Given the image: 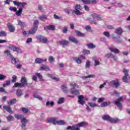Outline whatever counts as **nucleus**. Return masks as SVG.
Returning a JSON list of instances; mask_svg holds the SVG:
<instances>
[{"label":"nucleus","instance_id":"1","mask_svg":"<svg viewBox=\"0 0 130 130\" xmlns=\"http://www.w3.org/2000/svg\"><path fill=\"white\" fill-rule=\"evenodd\" d=\"M47 122H52L53 124H58V125H67V123L63 120H57L56 118H49L47 119Z\"/></svg>","mask_w":130,"mask_h":130},{"label":"nucleus","instance_id":"2","mask_svg":"<svg viewBox=\"0 0 130 130\" xmlns=\"http://www.w3.org/2000/svg\"><path fill=\"white\" fill-rule=\"evenodd\" d=\"M86 125H88V123L87 122H81L76 125L68 126L67 128V129H68V130H70V129H71V130H80L79 127L85 126Z\"/></svg>","mask_w":130,"mask_h":130},{"label":"nucleus","instance_id":"3","mask_svg":"<svg viewBox=\"0 0 130 130\" xmlns=\"http://www.w3.org/2000/svg\"><path fill=\"white\" fill-rule=\"evenodd\" d=\"M14 117L17 118V119H21L22 122L21 127L22 129H25L26 124L28 122V120H27L26 118H23V116L19 114H15L14 115Z\"/></svg>","mask_w":130,"mask_h":130},{"label":"nucleus","instance_id":"4","mask_svg":"<svg viewBox=\"0 0 130 130\" xmlns=\"http://www.w3.org/2000/svg\"><path fill=\"white\" fill-rule=\"evenodd\" d=\"M102 119L103 120H108L111 123H117V122H120V120L117 118H111L108 115H104L102 117Z\"/></svg>","mask_w":130,"mask_h":130},{"label":"nucleus","instance_id":"5","mask_svg":"<svg viewBox=\"0 0 130 130\" xmlns=\"http://www.w3.org/2000/svg\"><path fill=\"white\" fill-rule=\"evenodd\" d=\"M125 99H126V96H122L118 98L117 100L114 101L113 102V103L114 104H115V105L117 106V107H118L119 110L121 111L122 110V104H121L120 102H122V101L125 100Z\"/></svg>","mask_w":130,"mask_h":130},{"label":"nucleus","instance_id":"6","mask_svg":"<svg viewBox=\"0 0 130 130\" xmlns=\"http://www.w3.org/2000/svg\"><path fill=\"white\" fill-rule=\"evenodd\" d=\"M37 29H38V26L35 25L33 27L31 28V29L29 31H23L22 33L23 35L25 36L28 34H35V33H36V31H37Z\"/></svg>","mask_w":130,"mask_h":130},{"label":"nucleus","instance_id":"7","mask_svg":"<svg viewBox=\"0 0 130 130\" xmlns=\"http://www.w3.org/2000/svg\"><path fill=\"white\" fill-rule=\"evenodd\" d=\"M82 59H86V57L85 56L81 55L79 57H74L73 60L76 63H78V64H80L82 63Z\"/></svg>","mask_w":130,"mask_h":130},{"label":"nucleus","instance_id":"8","mask_svg":"<svg viewBox=\"0 0 130 130\" xmlns=\"http://www.w3.org/2000/svg\"><path fill=\"white\" fill-rule=\"evenodd\" d=\"M13 4L15 6H17V7H20V8H22V9L27 5V3L25 2H19L17 1H13Z\"/></svg>","mask_w":130,"mask_h":130},{"label":"nucleus","instance_id":"9","mask_svg":"<svg viewBox=\"0 0 130 130\" xmlns=\"http://www.w3.org/2000/svg\"><path fill=\"white\" fill-rule=\"evenodd\" d=\"M123 73L125 75L124 77H123L122 81L124 83H127V77L128 76V70L124 69H123Z\"/></svg>","mask_w":130,"mask_h":130},{"label":"nucleus","instance_id":"10","mask_svg":"<svg viewBox=\"0 0 130 130\" xmlns=\"http://www.w3.org/2000/svg\"><path fill=\"white\" fill-rule=\"evenodd\" d=\"M36 38L38 40L40 41V42H42V43H46L47 42V38L41 35L37 36Z\"/></svg>","mask_w":130,"mask_h":130},{"label":"nucleus","instance_id":"11","mask_svg":"<svg viewBox=\"0 0 130 130\" xmlns=\"http://www.w3.org/2000/svg\"><path fill=\"white\" fill-rule=\"evenodd\" d=\"M111 85L114 86V87L117 89L119 87V80L117 79L116 80H112L110 82Z\"/></svg>","mask_w":130,"mask_h":130},{"label":"nucleus","instance_id":"12","mask_svg":"<svg viewBox=\"0 0 130 130\" xmlns=\"http://www.w3.org/2000/svg\"><path fill=\"white\" fill-rule=\"evenodd\" d=\"M11 49L13 51H15V52H17V53H22V52H23L20 48L15 46H12Z\"/></svg>","mask_w":130,"mask_h":130},{"label":"nucleus","instance_id":"13","mask_svg":"<svg viewBox=\"0 0 130 130\" xmlns=\"http://www.w3.org/2000/svg\"><path fill=\"white\" fill-rule=\"evenodd\" d=\"M69 43H70L66 40H62L57 42L58 44H60V45H63V47H64V45H69Z\"/></svg>","mask_w":130,"mask_h":130},{"label":"nucleus","instance_id":"14","mask_svg":"<svg viewBox=\"0 0 130 130\" xmlns=\"http://www.w3.org/2000/svg\"><path fill=\"white\" fill-rule=\"evenodd\" d=\"M47 61V59H42V58H37L35 59V62L36 63H42V62H46Z\"/></svg>","mask_w":130,"mask_h":130},{"label":"nucleus","instance_id":"15","mask_svg":"<svg viewBox=\"0 0 130 130\" xmlns=\"http://www.w3.org/2000/svg\"><path fill=\"white\" fill-rule=\"evenodd\" d=\"M92 17L94 20H98V21H101L102 20L101 16L97 14H92Z\"/></svg>","mask_w":130,"mask_h":130},{"label":"nucleus","instance_id":"16","mask_svg":"<svg viewBox=\"0 0 130 130\" xmlns=\"http://www.w3.org/2000/svg\"><path fill=\"white\" fill-rule=\"evenodd\" d=\"M84 96L80 95L78 96V103L81 105H84L85 104V102L84 101Z\"/></svg>","mask_w":130,"mask_h":130},{"label":"nucleus","instance_id":"17","mask_svg":"<svg viewBox=\"0 0 130 130\" xmlns=\"http://www.w3.org/2000/svg\"><path fill=\"white\" fill-rule=\"evenodd\" d=\"M7 26L8 27L10 32L14 33L15 32V26L12 25L11 23H8Z\"/></svg>","mask_w":130,"mask_h":130},{"label":"nucleus","instance_id":"18","mask_svg":"<svg viewBox=\"0 0 130 130\" xmlns=\"http://www.w3.org/2000/svg\"><path fill=\"white\" fill-rule=\"evenodd\" d=\"M105 56L108 58L111 57L112 58H113L114 60H117V57H115V56H114V55L112 54L111 53L106 54Z\"/></svg>","mask_w":130,"mask_h":130},{"label":"nucleus","instance_id":"19","mask_svg":"<svg viewBox=\"0 0 130 130\" xmlns=\"http://www.w3.org/2000/svg\"><path fill=\"white\" fill-rule=\"evenodd\" d=\"M3 108H4V109H5V110H6L7 112H9V113H11V114L13 113V111L12 110V108L9 106H4Z\"/></svg>","mask_w":130,"mask_h":130},{"label":"nucleus","instance_id":"20","mask_svg":"<svg viewBox=\"0 0 130 130\" xmlns=\"http://www.w3.org/2000/svg\"><path fill=\"white\" fill-rule=\"evenodd\" d=\"M109 49L111 52H114V53H119V50L116 48L110 47L109 48Z\"/></svg>","mask_w":130,"mask_h":130},{"label":"nucleus","instance_id":"21","mask_svg":"<svg viewBox=\"0 0 130 130\" xmlns=\"http://www.w3.org/2000/svg\"><path fill=\"white\" fill-rule=\"evenodd\" d=\"M41 71H46V72H48V71H50V68L48 66L45 65H43L40 69Z\"/></svg>","mask_w":130,"mask_h":130},{"label":"nucleus","instance_id":"22","mask_svg":"<svg viewBox=\"0 0 130 130\" xmlns=\"http://www.w3.org/2000/svg\"><path fill=\"white\" fill-rule=\"evenodd\" d=\"M16 94L17 97H21L23 95V90L21 89H17Z\"/></svg>","mask_w":130,"mask_h":130},{"label":"nucleus","instance_id":"23","mask_svg":"<svg viewBox=\"0 0 130 130\" xmlns=\"http://www.w3.org/2000/svg\"><path fill=\"white\" fill-rule=\"evenodd\" d=\"M21 83L22 86H25V85H26L27 86V80L26 79V78H25L24 77H22L21 79Z\"/></svg>","mask_w":130,"mask_h":130},{"label":"nucleus","instance_id":"24","mask_svg":"<svg viewBox=\"0 0 130 130\" xmlns=\"http://www.w3.org/2000/svg\"><path fill=\"white\" fill-rule=\"evenodd\" d=\"M123 32V29L121 28V27L117 28L116 29V34H118V35H121L122 33Z\"/></svg>","mask_w":130,"mask_h":130},{"label":"nucleus","instance_id":"25","mask_svg":"<svg viewBox=\"0 0 130 130\" xmlns=\"http://www.w3.org/2000/svg\"><path fill=\"white\" fill-rule=\"evenodd\" d=\"M16 103H17V99H13L8 102V104L9 106L13 105V104H16Z\"/></svg>","mask_w":130,"mask_h":130},{"label":"nucleus","instance_id":"26","mask_svg":"<svg viewBox=\"0 0 130 130\" xmlns=\"http://www.w3.org/2000/svg\"><path fill=\"white\" fill-rule=\"evenodd\" d=\"M69 40L71 41V42H73V43H75L76 44H77V43H78V40L76 39L75 37L72 36L69 37Z\"/></svg>","mask_w":130,"mask_h":130},{"label":"nucleus","instance_id":"27","mask_svg":"<svg viewBox=\"0 0 130 130\" xmlns=\"http://www.w3.org/2000/svg\"><path fill=\"white\" fill-rule=\"evenodd\" d=\"M47 76L48 77H49V78H51V79H52V80H54V81H59V78H57L54 77V76H53V75L52 74H48Z\"/></svg>","mask_w":130,"mask_h":130},{"label":"nucleus","instance_id":"28","mask_svg":"<svg viewBox=\"0 0 130 130\" xmlns=\"http://www.w3.org/2000/svg\"><path fill=\"white\" fill-rule=\"evenodd\" d=\"M23 12V9L22 8H20L18 11H16V15L19 17L22 14Z\"/></svg>","mask_w":130,"mask_h":130},{"label":"nucleus","instance_id":"29","mask_svg":"<svg viewBox=\"0 0 130 130\" xmlns=\"http://www.w3.org/2000/svg\"><path fill=\"white\" fill-rule=\"evenodd\" d=\"M71 92L72 94H74L75 95H79V94H80L79 91L75 89V88H71Z\"/></svg>","mask_w":130,"mask_h":130},{"label":"nucleus","instance_id":"30","mask_svg":"<svg viewBox=\"0 0 130 130\" xmlns=\"http://www.w3.org/2000/svg\"><path fill=\"white\" fill-rule=\"evenodd\" d=\"M108 105H110V102H105L104 103L101 105V107H106V106H108Z\"/></svg>","mask_w":130,"mask_h":130},{"label":"nucleus","instance_id":"31","mask_svg":"<svg viewBox=\"0 0 130 130\" xmlns=\"http://www.w3.org/2000/svg\"><path fill=\"white\" fill-rule=\"evenodd\" d=\"M88 105L90 106V107L94 108V107H99V106L98 105L96 104L95 103H93L92 102H89L88 103Z\"/></svg>","mask_w":130,"mask_h":130},{"label":"nucleus","instance_id":"32","mask_svg":"<svg viewBox=\"0 0 130 130\" xmlns=\"http://www.w3.org/2000/svg\"><path fill=\"white\" fill-rule=\"evenodd\" d=\"M57 104H62V103H64V98H59L57 102Z\"/></svg>","mask_w":130,"mask_h":130},{"label":"nucleus","instance_id":"33","mask_svg":"<svg viewBox=\"0 0 130 130\" xmlns=\"http://www.w3.org/2000/svg\"><path fill=\"white\" fill-rule=\"evenodd\" d=\"M36 75L37 76L40 81H44V79H43V77H42V75L40 73H36Z\"/></svg>","mask_w":130,"mask_h":130},{"label":"nucleus","instance_id":"34","mask_svg":"<svg viewBox=\"0 0 130 130\" xmlns=\"http://www.w3.org/2000/svg\"><path fill=\"white\" fill-rule=\"evenodd\" d=\"M22 85L21 84V83H19L18 82H15L14 83V85L13 86V88H18L19 87H22Z\"/></svg>","mask_w":130,"mask_h":130},{"label":"nucleus","instance_id":"35","mask_svg":"<svg viewBox=\"0 0 130 130\" xmlns=\"http://www.w3.org/2000/svg\"><path fill=\"white\" fill-rule=\"evenodd\" d=\"M76 33L78 36H80V37H84L85 36V34H82L79 31L76 30Z\"/></svg>","mask_w":130,"mask_h":130},{"label":"nucleus","instance_id":"36","mask_svg":"<svg viewBox=\"0 0 130 130\" xmlns=\"http://www.w3.org/2000/svg\"><path fill=\"white\" fill-rule=\"evenodd\" d=\"M61 88L62 91H64V93H68V87L66 85H62Z\"/></svg>","mask_w":130,"mask_h":130},{"label":"nucleus","instance_id":"37","mask_svg":"<svg viewBox=\"0 0 130 130\" xmlns=\"http://www.w3.org/2000/svg\"><path fill=\"white\" fill-rule=\"evenodd\" d=\"M47 29H48V30H53L55 29V27H54V25H50L47 26Z\"/></svg>","mask_w":130,"mask_h":130},{"label":"nucleus","instance_id":"38","mask_svg":"<svg viewBox=\"0 0 130 130\" xmlns=\"http://www.w3.org/2000/svg\"><path fill=\"white\" fill-rule=\"evenodd\" d=\"M18 24L21 27V28H23L24 26H25V23L21 21L20 20H17Z\"/></svg>","mask_w":130,"mask_h":130},{"label":"nucleus","instance_id":"39","mask_svg":"<svg viewBox=\"0 0 130 130\" xmlns=\"http://www.w3.org/2000/svg\"><path fill=\"white\" fill-rule=\"evenodd\" d=\"M87 46L88 48H90L91 49H93V48H95V47H96V46H95V45L90 43V44H88L87 45Z\"/></svg>","mask_w":130,"mask_h":130},{"label":"nucleus","instance_id":"40","mask_svg":"<svg viewBox=\"0 0 130 130\" xmlns=\"http://www.w3.org/2000/svg\"><path fill=\"white\" fill-rule=\"evenodd\" d=\"M11 84V81L10 80H7L6 81V83L3 84V87L4 88H6V87H7V86H9L10 85V84Z\"/></svg>","mask_w":130,"mask_h":130},{"label":"nucleus","instance_id":"41","mask_svg":"<svg viewBox=\"0 0 130 130\" xmlns=\"http://www.w3.org/2000/svg\"><path fill=\"white\" fill-rule=\"evenodd\" d=\"M48 61L51 63L52 62H54V57L52 56H50L48 58Z\"/></svg>","mask_w":130,"mask_h":130},{"label":"nucleus","instance_id":"42","mask_svg":"<svg viewBox=\"0 0 130 130\" xmlns=\"http://www.w3.org/2000/svg\"><path fill=\"white\" fill-rule=\"evenodd\" d=\"M7 36V32L6 31H0V37H6Z\"/></svg>","mask_w":130,"mask_h":130},{"label":"nucleus","instance_id":"43","mask_svg":"<svg viewBox=\"0 0 130 130\" xmlns=\"http://www.w3.org/2000/svg\"><path fill=\"white\" fill-rule=\"evenodd\" d=\"M90 66H91V62L88 60L85 64L86 69H89V68H90Z\"/></svg>","mask_w":130,"mask_h":130},{"label":"nucleus","instance_id":"44","mask_svg":"<svg viewBox=\"0 0 130 130\" xmlns=\"http://www.w3.org/2000/svg\"><path fill=\"white\" fill-rule=\"evenodd\" d=\"M17 79H18V77H17V76L13 75L12 76V80L11 81L12 83H16L17 81Z\"/></svg>","mask_w":130,"mask_h":130},{"label":"nucleus","instance_id":"45","mask_svg":"<svg viewBox=\"0 0 130 130\" xmlns=\"http://www.w3.org/2000/svg\"><path fill=\"white\" fill-rule=\"evenodd\" d=\"M7 79V76L3 74H0V81H4Z\"/></svg>","mask_w":130,"mask_h":130},{"label":"nucleus","instance_id":"46","mask_svg":"<svg viewBox=\"0 0 130 130\" xmlns=\"http://www.w3.org/2000/svg\"><path fill=\"white\" fill-rule=\"evenodd\" d=\"M39 20H41V21H43V20H45V19H47V16L42 15L41 16H39Z\"/></svg>","mask_w":130,"mask_h":130},{"label":"nucleus","instance_id":"47","mask_svg":"<svg viewBox=\"0 0 130 130\" xmlns=\"http://www.w3.org/2000/svg\"><path fill=\"white\" fill-rule=\"evenodd\" d=\"M18 59L15 57H12L11 59V62L13 64H15L16 62H18Z\"/></svg>","mask_w":130,"mask_h":130},{"label":"nucleus","instance_id":"48","mask_svg":"<svg viewBox=\"0 0 130 130\" xmlns=\"http://www.w3.org/2000/svg\"><path fill=\"white\" fill-rule=\"evenodd\" d=\"M49 105H51V106H53L54 105V102H49L47 101L46 104V106H48Z\"/></svg>","mask_w":130,"mask_h":130},{"label":"nucleus","instance_id":"49","mask_svg":"<svg viewBox=\"0 0 130 130\" xmlns=\"http://www.w3.org/2000/svg\"><path fill=\"white\" fill-rule=\"evenodd\" d=\"M7 119L8 121H12V120H13L14 119V116L12 115H10L8 117H7Z\"/></svg>","mask_w":130,"mask_h":130},{"label":"nucleus","instance_id":"50","mask_svg":"<svg viewBox=\"0 0 130 130\" xmlns=\"http://www.w3.org/2000/svg\"><path fill=\"white\" fill-rule=\"evenodd\" d=\"M70 85L72 87H75V88H79V85L78 84H77L76 83H75V82H71L70 83Z\"/></svg>","mask_w":130,"mask_h":130},{"label":"nucleus","instance_id":"51","mask_svg":"<svg viewBox=\"0 0 130 130\" xmlns=\"http://www.w3.org/2000/svg\"><path fill=\"white\" fill-rule=\"evenodd\" d=\"M76 11H81L82 10V7L80 5H77L75 6Z\"/></svg>","mask_w":130,"mask_h":130},{"label":"nucleus","instance_id":"52","mask_svg":"<svg viewBox=\"0 0 130 130\" xmlns=\"http://www.w3.org/2000/svg\"><path fill=\"white\" fill-rule=\"evenodd\" d=\"M21 110L22 112H24V113H27L29 112V109L25 108H22Z\"/></svg>","mask_w":130,"mask_h":130},{"label":"nucleus","instance_id":"53","mask_svg":"<svg viewBox=\"0 0 130 130\" xmlns=\"http://www.w3.org/2000/svg\"><path fill=\"white\" fill-rule=\"evenodd\" d=\"M10 11L12 12H17V8L14 7H11L9 8Z\"/></svg>","mask_w":130,"mask_h":130},{"label":"nucleus","instance_id":"54","mask_svg":"<svg viewBox=\"0 0 130 130\" xmlns=\"http://www.w3.org/2000/svg\"><path fill=\"white\" fill-rule=\"evenodd\" d=\"M115 7H116V8H121V7H122V4H120V3H116V2H115Z\"/></svg>","mask_w":130,"mask_h":130},{"label":"nucleus","instance_id":"55","mask_svg":"<svg viewBox=\"0 0 130 130\" xmlns=\"http://www.w3.org/2000/svg\"><path fill=\"white\" fill-rule=\"evenodd\" d=\"M100 64V62L99 60L97 59H94V67H97V66H99Z\"/></svg>","mask_w":130,"mask_h":130},{"label":"nucleus","instance_id":"56","mask_svg":"<svg viewBox=\"0 0 130 130\" xmlns=\"http://www.w3.org/2000/svg\"><path fill=\"white\" fill-rule=\"evenodd\" d=\"M83 54H90V50H84L83 51Z\"/></svg>","mask_w":130,"mask_h":130},{"label":"nucleus","instance_id":"57","mask_svg":"<svg viewBox=\"0 0 130 130\" xmlns=\"http://www.w3.org/2000/svg\"><path fill=\"white\" fill-rule=\"evenodd\" d=\"M75 13L76 14V15H83V13L81 12L80 10H76L75 11Z\"/></svg>","mask_w":130,"mask_h":130},{"label":"nucleus","instance_id":"58","mask_svg":"<svg viewBox=\"0 0 130 130\" xmlns=\"http://www.w3.org/2000/svg\"><path fill=\"white\" fill-rule=\"evenodd\" d=\"M89 4H93V5H96L97 4V1L96 0H89Z\"/></svg>","mask_w":130,"mask_h":130},{"label":"nucleus","instance_id":"59","mask_svg":"<svg viewBox=\"0 0 130 130\" xmlns=\"http://www.w3.org/2000/svg\"><path fill=\"white\" fill-rule=\"evenodd\" d=\"M81 1L83 2V4H85V5L90 4V2L89 0H81Z\"/></svg>","mask_w":130,"mask_h":130},{"label":"nucleus","instance_id":"60","mask_svg":"<svg viewBox=\"0 0 130 130\" xmlns=\"http://www.w3.org/2000/svg\"><path fill=\"white\" fill-rule=\"evenodd\" d=\"M104 35H105L106 37H108V38L110 37V34H109V33L107 31H105L104 32Z\"/></svg>","mask_w":130,"mask_h":130},{"label":"nucleus","instance_id":"61","mask_svg":"<svg viewBox=\"0 0 130 130\" xmlns=\"http://www.w3.org/2000/svg\"><path fill=\"white\" fill-rule=\"evenodd\" d=\"M105 99L104 98H101L99 99L98 103H101L102 102H103V101H104Z\"/></svg>","mask_w":130,"mask_h":130},{"label":"nucleus","instance_id":"62","mask_svg":"<svg viewBox=\"0 0 130 130\" xmlns=\"http://www.w3.org/2000/svg\"><path fill=\"white\" fill-rule=\"evenodd\" d=\"M105 85H106V82H104V83L103 84H101L100 86V89H103V88H104V86H105Z\"/></svg>","mask_w":130,"mask_h":130},{"label":"nucleus","instance_id":"63","mask_svg":"<svg viewBox=\"0 0 130 130\" xmlns=\"http://www.w3.org/2000/svg\"><path fill=\"white\" fill-rule=\"evenodd\" d=\"M63 33H67L68 32V27H64L62 30Z\"/></svg>","mask_w":130,"mask_h":130},{"label":"nucleus","instance_id":"64","mask_svg":"<svg viewBox=\"0 0 130 130\" xmlns=\"http://www.w3.org/2000/svg\"><path fill=\"white\" fill-rule=\"evenodd\" d=\"M27 43H30V42H32V38H28L26 42Z\"/></svg>","mask_w":130,"mask_h":130}]
</instances>
